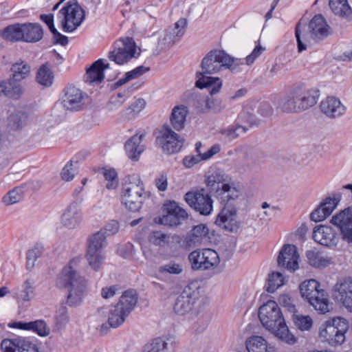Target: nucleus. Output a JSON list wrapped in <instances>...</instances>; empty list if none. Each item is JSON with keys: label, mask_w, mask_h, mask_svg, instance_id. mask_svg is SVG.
Instances as JSON below:
<instances>
[{"label": "nucleus", "mask_w": 352, "mask_h": 352, "mask_svg": "<svg viewBox=\"0 0 352 352\" xmlns=\"http://www.w3.org/2000/svg\"><path fill=\"white\" fill-rule=\"evenodd\" d=\"M241 195V190L229 182L224 184L218 190L216 196L223 205V208L216 219V225L230 232L238 228L239 225L236 219V210L229 205V202L238 199Z\"/></svg>", "instance_id": "7ed1b4c3"}, {"label": "nucleus", "mask_w": 352, "mask_h": 352, "mask_svg": "<svg viewBox=\"0 0 352 352\" xmlns=\"http://www.w3.org/2000/svg\"><path fill=\"white\" fill-rule=\"evenodd\" d=\"M331 223L337 226L344 241L352 243V206L333 215Z\"/></svg>", "instance_id": "f3484780"}, {"label": "nucleus", "mask_w": 352, "mask_h": 352, "mask_svg": "<svg viewBox=\"0 0 352 352\" xmlns=\"http://www.w3.org/2000/svg\"><path fill=\"white\" fill-rule=\"evenodd\" d=\"M34 297V287L33 283L29 280H25L22 285V289L19 294V298L23 301H29Z\"/></svg>", "instance_id": "13d9d810"}, {"label": "nucleus", "mask_w": 352, "mask_h": 352, "mask_svg": "<svg viewBox=\"0 0 352 352\" xmlns=\"http://www.w3.org/2000/svg\"><path fill=\"white\" fill-rule=\"evenodd\" d=\"M183 272V267L181 264L174 261H170L167 263L162 265L158 268L159 275L163 277L168 274L179 275Z\"/></svg>", "instance_id": "c03bdc74"}, {"label": "nucleus", "mask_w": 352, "mask_h": 352, "mask_svg": "<svg viewBox=\"0 0 352 352\" xmlns=\"http://www.w3.org/2000/svg\"><path fill=\"white\" fill-rule=\"evenodd\" d=\"M230 178L223 170L217 169L212 171L206 177V184L211 190H215L216 195L218 190L222 188L224 184L230 182Z\"/></svg>", "instance_id": "cd10ccee"}, {"label": "nucleus", "mask_w": 352, "mask_h": 352, "mask_svg": "<svg viewBox=\"0 0 352 352\" xmlns=\"http://www.w3.org/2000/svg\"><path fill=\"white\" fill-rule=\"evenodd\" d=\"M334 299L349 312L352 313V279L344 278L338 281L333 287Z\"/></svg>", "instance_id": "dca6fc26"}, {"label": "nucleus", "mask_w": 352, "mask_h": 352, "mask_svg": "<svg viewBox=\"0 0 352 352\" xmlns=\"http://www.w3.org/2000/svg\"><path fill=\"white\" fill-rule=\"evenodd\" d=\"M198 75H200L201 77H199V79L196 81L195 87L199 89L208 87L211 95L210 97H208L205 100L206 109L208 111H211L215 113H219L222 109L221 100L213 98L212 95L219 92L222 87V80L217 77L203 76L201 73L197 74Z\"/></svg>", "instance_id": "1a4fd4ad"}, {"label": "nucleus", "mask_w": 352, "mask_h": 352, "mask_svg": "<svg viewBox=\"0 0 352 352\" xmlns=\"http://www.w3.org/2000/svg\"><path fill=\"white\" fill-rule=\"evenodd\" d=\"M30 331L36 333L38 336L42 337L47 336L50 333V328L43 320L32 321V329Z\"/></svg>", "instance_id": "0e129e2a"}, {"label": "nucleus", "mask_w": 352, "mask_h": 352, "mask_svg": "<svg viewBox=\"0 0 352 352\" xmlns=\"http://www.w3.org/2000/svg\"><path fill=\"white\" fill-rule=\"evenodd\" d=\"M28 116L21 111H16L7 118L6 129L8 132L21 131L28 124Z\"/></svg>", "instance_id": "bb28decb"}, {"label": "nucleus", "mask_w": 352, "mask_h": 352, "mask_svg": "<svg viewBox=\"0 0 352 352\" xmlns=\"http://www.w3.org/2000/svg\"><path fill=\"white\" fill-rule=\"evenodd\" d=\"M23 197V190L22 188L17 187L10 190L3 197V202L6 205H11L19 202Z\"/></svg>", "instance_id": "864d4df0"}, {"label": "nucleus", "mask_w": 352, "mask_h": 352, "mask_svg": "<svg viewBox=\"0 0 352 352\" xmlns=\"http://www.w3.org/2000/svg\"><path fill=\"white\" fill-rule=\"evenodd\" d=\"M130 91L129 89L122 92L118 93L112 96L107 104V108L109 111H113L122 106L124 101L129 97Z\"/></svg>", "instance_id": "09e8293b"}, {"label": "nucleus", "mask_w": 352, "mask_h": 352, "mask_svg": "<svg viewBox=\"0 0 352 352\" xmlns=\"http://www.w3.org/2000/svg\"><path fill=\"white\" fill-rule=\"evenodd\" d=\"M311 37L314 39L322 40L331 32L328 23H309Z\"/></svg>", "instance_id": "37998d69"}, {"label": "nucleus", "mask_w": 352, "mask_h": 352, "mask_svg": "<svg viewBox=\"0 0 352 352\" xmlns=\"http://www.w3.org/2000/svg\"><path fill=\"white\" fill-rule=\"evenodd\" d=\"M79 258L72 259L67 266L63 268L56 279V285L60 288H68L67 304L70 307L79 305L87 287V280L76 271Z\"/></svg>", "instance_id": "f257e3e1"}, {"label": "nucleus", "mask_w": 352, "mask_h": 352, "mask_svg": "<svg viewBox=\"0 0 352 352\" xmlns=\"http://www.w3.org/2000/svg\"><path fill=\"white\" fill-rule=\"evenodd\" d=\"M14 82L12 79H10L8 82H5V90H3V94L12 99H18L23 94L22 87L20 85H13Z\"/></svg>", "instance_id": "8fccbe9b"}, {"label": "nucleus", "mask_w": 352, "mask_h": 352, "mask_svg": "<svg viewBox=\"0 0 352 352\" xmlns=\"http://www.w3.org/2000/svg\"><path fill=\"white\" fill-rule=\"evenodd\" d=\"M292 319L296 327L301 331H309L313 325V320L309 316L294 313Z\"/></svg>", "instance_id": "de8ad7c7"}, {"label": "nucleus", "mask_w": 352, "mask_h": 352, "mask_svg": "<svg viewBox=\"0 0 352 352\" xmlns=\"http://www.w3.org/2000/svg\"><path fill=\"white\" fill-rule=\"evenodd\" d=\"M341 199L340 194H336L333 195V197H327L322 200L321 204L323 205V208L327 212H329V214L332 213L334 209L338 205Z\"/></svg>", "instance_id": "e2e57ef3"}, {"label": "nucleus", "mask_w": 352, "mask_h": 352, "mask_svg": "<svg viewBox=\"0 0 352 352\" xmlns=\"http://www.w3.org/2000/svg\"><path fill=\"white\" fill-rule=\"evenodd\" d=\"M128 316L122 308L115 305L109 309L107 323L110 327L117 328L124 322Z\"/></svg>", "instance_id": "f704fd0d"}, {"label": "nucleus", "mask_w": 352, "mask_h": 352, "mask_svg": "<svg viewBox=\"0 0 352 352\" xmlns=\"http://www.w3.org/2000/svg\"><path fill=\"white\" fill-rule=\"evenodd\" d=\"M208 234V228L204 224L195 226L190 231L191 241L194 243L199 242L203 237Z\"/></svg>", "instance_id": "680f3d73"}, {"label": "nucleus", "mask_w": 352, "mask_h": 352, "mask_svg": "<svg viewBox=\"0 0 352 352\" xmlns=\"http://www.w3.org/2000/svg\"><path fill=\"white\" fill-rule=\"evenodd\" d=\"M199 296V292L193 289V285H188L177 298L174 304V311L178 315H185L193 308Z\"/></svg>", "instance_id": "2eb2a0df"}, {"label": "nucleus", "mask_w": 352, "mask_h": 352, "mask_svg": "<svg viewBox=\"0 0 352 352\" xmlns=\"http://www.w3.org/2000/svg\"><path fill=\"white\" fill-rule=\"evenodd\" d=\"M283 285H284V278L282 274L273 272L269 275L267 291L269 293H273Z\"/></svg>", "instance_id": "3c124183"}, {"label": "nucleus", "mask_w": 352, "mask_h": 352, "mask_svg": "<svg viewBox=\"0 0 352 352\" xmlns=\"http://www.w3.org/2000/svg\"><path fill=\"white\" fill-rule=\"evenodd\" d=\"M43 252V247L41 245H35L32 249L29 250L26 254V267L31 270L34 266L35 261L40 257Z\"/></svg>", "instance_id": "603ef678"}, {"label": "nucleus", "mask_w": 352, "mask_h": 352, "mask_svg": "<svg viewBox=\"0 0 352 352\" xmlns=\"http://www.w3.org/2000/svg\"><path fill=\"white\" fill-rule=\"evenodd\" d=\"M146 199L144 184L138 175L126 177L122 188V203L131 211H138Z\"/></svg>", "instance_id": "20e7f679"}, {"label": "nucleus", "mask_w": 352, "mask_h": 352, "mask_svg": "<svg viewBox=\"0 0 352 352\" xmlns=\"http://www.w3.org/2000/svg\"><path fill=\"white\" fill-rule=\"evenodd\" d=\"M114 47H119L125 53H130L131 55L137 58L140 56V52H138V47L134 40L129 36L121 38L114 43Z\"/></svg>", "instance_id": "79ce46f5"}, {"label": "nucleus", "mask_w": 352, "mask_h": 352, "mask_svg": "<svg viewBox=\"0 0 352 352\" xmlns=\"http://www.w3.org/2000/svg\"><path fill=\"white\" fill-rule=\"evenodd\" d=\"M188 113V107L184 105L176 106L173 109L170 120L175 130L179 131L184 129Z\"/></svg>", "instance_id": "2f4dec72"}, {"label": "nucleus", "mask_w": 352, "mask_h": 352, "mask_svg": "<svg viewBox=\"0 0 352 352\" xmlns=\"http://www.w3.org/2000/svg\"><path fill=\"white\" fill-rule=\"evenodd\" d=\"M144 136V133H140L138 132L126 142L124 149L127 156L131 160L138 161L140 155L144 151V145L142 144Z\"/></svg>", "instance_id": "a878e982"}, {"label": "nucleus", "mask_w": 352, "mask_h": 352, "mask_svg": "<svg viewBox=\"0 0 352 352\" xmlns=\"http://www.w3.org/2000/svg\"><path fill=\"white\" fill-rule=\"evenodd\" d=\"M11 72H12L11 79L14 82H20L30 75V66L26 62L19 60L12 65Z\"/></svg>", "instance_id": "72a5a7b5"}, {"label": "nucleus", "mask_w": 352, "mask_h": 352, "mask_svg": "<svg viewBox=\"0 0 352 352\" xmlns=\"http://www.w3.org/2000/svg\"><path fill=\"white\" fill-rule=\"evenodd\" d=\"M162 210V216L159 218V223L164 226H178L188 217L186 210L181 208L175 201L164 203Z\"/></svg>", "instance_id": "9b49d317"}, {"label": "nucleus", "mask_w": 352, "mask_h": 352, "mask_svg": "<svg viewBox=\"0 0 352 352\" xmlns=\"http://www.w3.org/2000/svg\"><path fill=\"white\" fill-rule=\"evenodd\" d=\"M329 6L335 15L344 19H351L352 9L347 0H329Z\"/></svg>", "instance_id": "7c9ffc66"}, {"label": "nucleus", "mask_w": 352, "mask_h": 352, "mask_svg": "<svg viewBox=\"0 0 352 352\" xmlns=\"http://www.w3.org/2000/svg\"><path fill=\"white\" fill-rule=\"evenodd\" d=\"M184 140L168 126H164L159 132L156 143L167 154L177 153L183 146Z\"/></svg>", "instance_id": "4468645a"}, {"label": "nucleus", "mask_w": 352, "mask_h": 352, "mask_svg": "<svg viewBox=\"0 0 352 352\" xmlns=\"http://www.w3.org/2000/svg\"><path fill=\"white\" fill-rule=\"evenodd\" d=\"M193 270H206L217 266L220 261L218 253L212 249L192 251L188 256Z\"/></svg>", "instance_id": "f8f14e48"}, {"label": "nucleus", "mask_w": 352, "mask_h": 352, "mask_svg": "<svg viewBox=\"0 0 352 352\" xmlns=\"http://www.w3.org/2000/svg\"><path fill=\"white\" fill-rule=\"evenodd\" d=\"M82 91L74 86H68L65 89L63 100V107L69 111H78L83 106Z\"/></svg>", "instance_id": "b1692460"}, {"label": "nucleus", "mask_w": 352, "mask_h": 352, "mask_svg": "<svg viewBox=\"0 0 352 352\" xmlns=\"http://www.w3.org/2000/svg\"><path fill=\"white\" fill-rule=\"evenodd\" d=\"M239 131L242 133H245L248 131V129L236 122L234 124L220 129L219 133H220L225 140L232 141L239 137Z\"/></svg>", "instance_id": "58836bf2"}, {"label": "nucleus", "mask_w": 352, "mask_h": 352, "mask_svg": "<svg viewBox=\"0 0 352 352\" xmlns=\"http://www.w3.org/2000/svg\"><path fill=\"white\" fill-rule=\"evenodd\" d=\"M297 95L298 89H295L282 100L280 108L283 111L293 113L301 110L300 109V103Z\"/></svg>", "instance_id": "e433bc0d"}, {"label": "nucleus", "mask_w": 352, "mask_h": 352, "mask_svg": "<svg viewBox=\"0 0 352 352\" xmlns=\"http://www.w3.org/2000/svg\"><path fill=\"white\" fill-rule=\"evenodd\" d=\"M23 34L22 41L35 43L43 38V31L38 23H23Z\"/></svg>", "instance_id": "c756f323"}, {"label": "nucleus", "mask_w": 352, "mask_h": 352, "mask_svg": "<svg viewBox=\"0 0 352 352\" xmlns=\"http://www.w3.org/2000/svg\"><path fill=\"white\" fill-rule=\"evenodd\" d=\"M314 240L324 246H336L339 241L337 232L330 226H320L314 228L313 232Z\"/></svg>", "instance_id": "4be33fe9"}, {"label": "nucleus", "mask_w": 352, "mask_h": 352, "mask_svg": "<svg viewBox=\"0 0 352 352\" xmlns=\"http://www.w3.org/2000/svg\"><path fill=\"white\" fill-rule=\"evenodd\" d=\"M236 122L240 124L242 123H247L251 127L259 125V120L257 119L256 116L248 110H243L241 111L238 115Z\"/></svg>", "instance_id": "5fc2aeb1"}, {"label": "nucleus", "mask_w": 352, "mask_h": 352, "mask_svg": "<svg viewBox=\"0 0 352 352\" xmlns=\"http://www.w3.org/2000/svg\"><path fill=\"white\" fill-rule=\"evenodd\" d=\"M279 304L285 307L289 312L296 311V306L294 304V300L288 294H282L278 298Z\"/></svg>", "instance_id": "774afa93"}, {"label": "nucleus", "mask_w": 352, "mask_h": 352, "mask_svg": "<svg viewBox=\"0 0 352 352\" xmlns=\"http://www.w3.org/2000/svg\"><path fill=\"white\" fill-rule=\"evenodd\" d=\"M186 28V23H170L159 38L157 47L158 53L169 50L183 36Z\"/></svg>", "instance_id": "ddd939ff"}, {"label": "nucleus", "mask_w": 352, "mask_h": 352, "mask_svg": "<svg viewBox=\"0 0 352 352\" xmlns=\"http://www.w3.org/2000/svg\"><path fill=\"white\" fill-rule=\"evenodd\" d=\"M330 214L327 212L323 208V205H320L310 214V219L315 222H320L324 220Z\"/></svg>", "instance_id": "338daca9"}, {"label": "nucleus", "mask_w": 352, "mask_h": 352, "mask_svg": "<svg viewBox=\"0 0 352 352\" xmlns=\"http://www.w3.org/2000/svg\"><path fill=\"white\" fill-rule=\"evenodd\" d=\"M76 173V169L73 167L72 160H70L62 169L60 176L63 180L69 182L73 179Z\"/></svg>", "instance_id": "69168bd1"}, {"label": "nucleus", "mask_w": 352, "mask_h": 352, "mask_svg": "<svg viewBox=\"0 0 352 352\" xmlns=\"http://www.w3.org/2000/svg\"><path fill=\"white\" fill-rule=\"evenodd\" d=\"M184 200L196 212L207 216L212 211V199L204 188L192 190L184 195Z\"/></svg>", "instance_id": "9d476101"}, {"label": "nucleus", "mask_w": 352, "mask_h": 352, "mask_svg": "<svg viewBox=\"0 0 352 352\" xmlns=\"http://www.w3.org/2000/svg\"><path fill=\"white\" fill-rule=\"evenodd\" d=\"M138 302V296L134 290L125 291L120 298L117 306L122 308L127 315L132 311Z\"/></svg>", "instance_id": "473e14b6"}, {"label": "nucleus", "mask_w": 352, "mask_h": 352, "mask_svg": "<svg viewBox=\"0 0 352 352\" xmlns=\"http://www.w3.org/2000/svg\"><path fill=\"white\" fill-rule=\"evenodd\" d=\"M150 243L157 246H164L168 243L169 236L161 231H153L148 236Z\"/></svg>", "instance_id": "4d7b16f0"}, {"label": "nucleus", "mask_w": 352, "mask_h": 352, "mask_svg": "<svg viewBox=\"0 0 352 352\" xmlns=\"http://www.w3.org/2000/svg\"><path fill=\"white\" fill-rule=\"evenodd\" d=\"M108 58L118 65H123L135 57L130 53H125L122 50H120L119 47H114L113 50L109 52Z\"/></svg>", "instance_id": "49530a36"}, {"label": "nucleus", "mask_w": 352, "mask_h": 352, "mask_svg": "<svg viewBox=\"0 0 352 352\" xmlns=\"http://www.w3.org/2000/svg\"><path fill=\"white\" fill-rule=\"evenodd\" d=\"M298 258L299 255L295 245H284L278 256V266L294 272L298 269Z\"/></svg>", "instance_id": "a211bd4d"}, {"label": "nucleus", "mask_w": 352, "mask_h": 352, "mask_svg": "<svg viewBox=\"0 0 352 352\" xmlns=\"http://www.w3.org/2000/svg\"><path fill=\"white\" fill-rule=\"evenodd\" d=\"M245 346L248 352H268L267 341L259 336L250 337L246 340Z\"/></svg>", "instance_id": "a19ab883"}, {"label": "nucleus", "mask_w": 352, "mask_h": 352, "mask_svg": "<svg viewBox=\"0 0 352 352\" xmlns=\"http://www.w3.org/2000/svg\"><path fill=\"white\" fill-rule=\"evenodd\" d=\"M319 91L316 89H310L306 91L298 89L297 98L300 103V109L305 110L314 106L319 98Z\"/></svg>", "instance_id": "c85d7f7f"}, {"label": "nucleus", "mask_w": 352, "mask_h": 352, "mask_svg": "<svg viewBox=\"0 0 352 352\" xmlns=\"http://www.w3.org/2000/svg\"><path fill=\"white\" fill-rule=\"evenodd\" d=\"M258 317L262 325L276 337L288 344L296 342V338L289 332L281 310L275 301L268 300L263 305L259 308Z\"/></svg>", "instance_id": "f03ea898"}, {"label": "nucleus", "mask_w": 352, "mask_h": 352, "mask_svg": "<svg viewBox=\"0 0 352 352\" xmlns=\"http://www.w3.org/2000/svg\"><path fill=\"white\" fill-rule=\"evenodd\" d=\"M234 63V58L227 54L223 50H212L203 58L201 67L203 72H201L203 76L204 74H212L219 72L223 68H230ZM199 72L196 74L197 77H201L198 75Z\"/></svg>", "instance_id": "6e6552de"}, {"label": "nucleus", "mask_w": 352, "mask_h": 352, "mask_svg": "<svg viewBox=\"0 0 352 352\" xmlns=\"http://www.w3.org/2000/svg\"><path fill=\"white\" fill-rule=\"evenodd\" d=\"M107 245L106 235L102 231L90 235L87 239L86 258L90 267L98 271L105 258L102 250Z\"/></svg>", "instance_id": "0eeeda50"}, {"label": "nucleus", "mask_w": 352, "mask_h": 352, "mask_svg": "<svg viewBox=\"0 0 352 352\" xmlns=\"http://www.w3.org/2000/svg\"><path fill=\"white\" fill-rule=\"evenodd\" d=\"M176 347L175 338L170 335L154 338L146 344L142 352H173Z\"/></svg>", "instance_id": "5701e85b"}, {"label": "nucleus", "mask_w": 352, "mask_h": 352, "mask_svg": "<svg viewBox=\"0 0 352 352\" xmlns=\"http://www.w3.org/2000/svg\"><path fill=\"white\" fill-rule=\"evenodd\" d=\"M2 38L8 41L14 42L22 41L23 38V23H14L6 27L1 32Z\"/></svg>", "instance_id": "c9c22d12"}, {"label": "nucleus", "mask_w": 352, "mask_h": 352, "mask_svg": "<svg viewBox=\"0 0 352 352\" xmlns=\"http://www.w3.org/2000/svg\"><path fill=\"white\" fill-rule=\"evenodd\" d=\"M103 175L105 180L107 182L106 187L108 189H115L118 186V175L114 169H105L103 172Z\"/></svg>", "instance_id": "052dcab7"}, {"label": "nucleus", "mask_w": 352, "mask_h": 352, "mask_svg": "<svg viewBox=\"0 0 352 352\" xmlns=\"http://www.w3.org/2000/svg\"><path fill=\"white\" fill-rule=\"evenodd\" d=\"M54 75L51 69L46 65H42L38 70L36 81L41 85L50 87L53 83Z\"/></svg>", "instance_id": "a18cd8bd"}, {"label": "nucleus", "mask_w": 352, "mask_h": 352, "mask_svg": "<svg viewBox=\"0 0 352 352\" xmlns=\"http://www.w3.org/2000/svg\"><path fill=\"white\" fill-rule=\"evenodd\" d=\"M1 348L3 352H38L36 345L24 338L4 339Z\"/></svg>", "instance_id": "aec40b11"}, {"label": "nucleus", "mask_w": 352, "mask_h": 352, "mask_svg": "<svg viewBox=\"0 0 352 352\" xmlns=\"http://www.w3.org/2000/svg\"><path fill=\"white\" fill-rule=\"evenodd\" d=\"M80 201H72L65 210L61 217L62 224L69 228L79 227L82 221Z\"/></svg>", "instance_id": "412c9836"}, {"label": "nucleus", "mask_w": 352, "mask_h": 352, "mask_svg": "<svg viewBox=\"0 0 352 352\" xmlns=\"http://www.w3.org/2000/svg\"><path fill=\"white\" fill-rule=\"evenodd\" d=\"M85 16V10L76 0L69 1L58 12L60 22H82Z\"/></svg>", "instance_id": "6ab92c4d"}, {"label": "nucleus", "mask_w": 352, "mask_h": 352, "mask_svg": "<svg viewBox=\"0 0 352 352\" xmlns=\"http://www.w3.org/2000/svg\"><path fill=\"white\" fill-rule=\"evenodd\" d=\"M309 263L315 267H325L331 263V258L323 255L322 253L309 250L306 252Z\"/></svg>", "instance_id": "4c0bfd02"}, {"label": "nucleus", "mask_w": 352, "mask_h": 352, "mask_svg": "<svg viewBox=\"0 0 352 352\" xmlns=\"http://www.w3.org/2000/svg\"><path fill=\"white\" fill-rule=\"evenodd\" d=\"M100 63V61H95L89 68L87 69L85 74V82L89 85L99 84L104 78V73L98 66Z\"/></svg>", "instance_id": "ea45409f"}, {"label": "nucleus", "mask_w": 352, "mask_h": 352, "mask_svg": "<svg viewBox=\"0 0 352 352\" xmlns=\"http://www.w3.org/2000/svg\"><path fill=\"white\" fill-rule=\"evenodd\" d=\"M321 111L330 118H336L344 113L346 107L340 100L333 96H328L320 104Z\"/></svg>", "instance_id": "393cba45"}, {"label": "nucleus", "mask_w": 352, "mask_h": 352, "mask_svg": "<svg viewBox=\"0 0 352 352\" xmlns=\"http://www.w3.org/2000/svg\"><path fill=\"white\" fill-rule=\"evenodd\" d=\"M348 329L349 323L345 318H333L320 326L319 336L330 345H340L345 340V334Z\"/></svg>", "instance_id": "423d86ee"}, {"label": "nucleus", "mask_w": 352, "mask_h": 352, "mask_svg": "<svg viewBox=\"0 0 352 352\" xmlns=\"http://www.w3.org/2000/svg\"><path fill=\"white\" fill-rule=\"evenodd\" d=\"M320 285L315 279L303 281L299 287L302 296L305 298L315 310L320 314L329 311V303L327 294L323 289H320Z\"/></svg>", "instance_id": "39448f33"}, {"label": "nucleus", "mask_w": 352, "mask_h": 352, "mask_svg": "<svg viewBox=\"0 0 352 352\" xmlns=\"http://www.w3.org/2000/svg\"><path fill=\"white\" fill-rule=\"evenodd\" d=\"M49 29L52 34V43L54 45H60L61 46H66L68 44L67 36L61 34L54 27V23H47Z\"/></svg>", "instance_id": "bf43d9fd"}, {"label": "nucleus", "mask_w": 352, "mask_h": 352, "mask_svg": "<svg viewBox=\"0 0 352 352\" xmlns=\"http://www.w3.org/2000/svg\"><path fill=\"white\" fill-rule=\"evenodd\" d=\"M55 321L56 327L58 329L65 327L69 322V317L65 307H61L58 309L55 316Z\"/></svg>", "instance_id": "6e6d98bb"}]
</instances>
